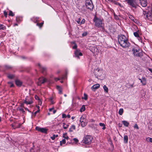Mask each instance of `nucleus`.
<instances>
[{
  "instance_id": "51",
  "label": "nucleus",
  "mask_w": 152,
  "mask_h": 152,
  "mask_svg": "<svg viewBox=\"0 0 152 152\" xmlns=\"http://www.w3.org/2000/svg\"><path fill=\"white\" fill-rule=\"evenodd\" d=\"M73 140L76 143L77 142H78V140L76 138H74L73 139Z\"/></svg>"
},
{
  "instance_id": "39",
  "label": "nucleus",
  "mask_w": 152,
  "mask_h": 152,
  "mask_svg": "<svg viewBox=\"0 0 152 152\" xmlns=\"http://www.w3.org/2000/svg\"><path fill=\"white\" fill-rule=\"evenodd\" d=\"M129 18L132 20H134V18L132 15H129Z\"/></svg>"
},
{
  "instance_id": "32",
  "label": "nucleus",
  "mask_w": 152,
  "mask_h": 152,
  "mask_svg": "<svg viewBox=\"0 0 152 152\" xmlns=\"http://www.w3.org/2000/svg\"><path fill=\"white\" fill-rule=\"evenodd\" d=\"M66 143V140L65 139H63L62 141H60V145L61 146L63 144H65Z\"/></svg>"
},
{
  "instance_id": "59",
  "label": "nucleus",
  "mask_w": 152,
  "mask_h": 152,
  "mask_svg": "<svg viewBox=\"0 0 152 152\" xmlns=\"http://www.w3.org/2000/svg\"><path fill=\"white\" fill-rule=\"evenodd\" d=\"M148 70H149V71L151 72L152 73V69L151 68H149Z\"/></svg>"
},
{
  "instance_id": "31",
  "label": "nucleus",
  "mask_w": 152,
  "mask_h": 152,
  "mask_svg": "<svg viewBox=\"0 0 152 152\" xmlns=\"http://www.w3.org/2000/svg\"><path fill=\"white\" fill-rule=\"evenodd\" d=\"M65 125H66L65 123H63V127L64 129H66L69 126V125H68V124H67L66 125V126H65Z\"/></svg>"
},
{
  "instance_id": "64",
  "label": "nucleus",
  "mask_w": 152,
  "mask_h": 152,
  "mask_svg": "<svg viewBox=\"0 0 152 152\" xmlns=\"http://www.w3.org/2000/svg\"><path fill=\"white\" fill-rule=\"evenodd\" d=\"M72 44H73L75 45V44H76L75 42V41L72 42H71Z\"/></svg>"
},
{
  "instance_id": "54",
  "label": "nucleus",
  "mask_w": 152,
  "mask_h": 152,
  "mask_svg": "<svg viewBox=\"0 0 152 152\" xmlns=\"http://www.w3.org/2000/svg\"><path fill=\"white\" fill-rule=\"evenodd\" d=\"M52 99H53L52 98H51L50 99V100H51V101H50V102H51V104H54V102H53V100H52Z\"/></svg>"
},
{
  "instance_id": "6",
  "label": "nucleus",
  "mask_w": 152,
  "mask_h": 152,
  "mask_svg": "<svg viewBox=\"0 0 152 152\" xmlns=\"http://www.w3.org/2000/svg\"><path fill=\"white\" fill-rule=\"evenodd\" d=\"M86 8L91 10H93L94 7L91 0H86Z\"/></svg>"
},
{
  "instance_id": "60",
  "label": "nucleus",
  "mask_w": 152,
  "mask_h": 152,
  "mask_svg": "<svg viewBox=\"0 0 152 152\" xmlns=\"http://www.w3.org/2000/svg\"><path fill=\"white\" fill-rule=\"evenodd\" d=\"M35 99H39V97L37 96H35Z\"/></svg>"
},
{
  "instance_id": "4",
  "label": "nucleus",
  "mask_w": 152,
  "mask_h": 152,
  "mask_svg": "<svg viewBox=\"0 0 152 152\" xmlns=\"http://www.w3.org/2000/svg\"><path fill=\"white\" fill-rule=\"evenodd\" d=\"M132 51L133 52V54L134 56L140 57H141L143 56L142 52L139 49H136L133 48L132 49Z\"/></svg>"
},
{
  "instance_id": "46",
  "label": "nucleus",
  "mask_w": 152,
  "mask_h": 152,
  "mask_svg": "<svg viewBox=\"0 0 152 152\" xmlns=\"http://www.w3.org/2000/svg\"><path fill=\"white\" fill-rule=\"evenodd\" d=\"M134 128L137 129H139L138 126L137 124H135L134 126Z\"/></svg>"
},
{
  "instance_id": "7",
  "label": "nucleus",
  "mask_w": 152,
  "mask_h": 152,
  "mask_svg": "<svg viewBox=\"0 0 152 152\" xmlns=\"http://www.w3.org/2000/svg\"><path fill=\"white\" fill-rule=\"evenodd\" d=\"M128 4L131 8L136 9L138 5L134 2V0H126Z\"/></svg>"
},
{
  "instance_id": "13",
  "label": "nucleus",
  "mask_w": 152,
  "mask_h": 152,
  "mask_svg": "<svg viewBox=\"0 0 152 152\" xmlns=\"http://www.w3.org/2000/svg\"><path fill=\"white\" fill-rule=\"evenodd\" d=\"M15 83L16 85L20 87L22 84V82L18 79H16L15 81Z\"/></svg>"
},
{
  "instance_id": "57",
  "label": "nucleus",
  "mask_w": 152,
  "mask_h": 152,
  "mask_svg": "<svg viewBox=\"0 0 152 152\" xmlns=\"http://www.w3.org/2000/svg\"><path fill=\"white\" fill-rule=\"evenodd\" d=\"M20 126H21V124H20L18 125L16 127V128H19V127H20Z\"/></svg>"
},
{
  "instance_id": "26",
  "label": "nucleus",
  "mask_w": 152,
  "mask_h": 152,
  "mask_svg": "<svg viewBox=\"0 0 152 152\" xmlns=\"http://www.w3.org/2000/svg\"><path fill=\"white\" fill-rule=\"evenodd\" d=\"M103 88L104 91L106 93H108V89L107 87L105 85H104L103 87Z\"/></svg>"
},
{
  "instance_id": "23",
  "label": "nucleus",
  "mask_w": 152,
  "mask_h": 152,
  "mask_svg": "<svg viewBox=\"0 0 152 152\" xmlns=\"http://www.w3.org/2000/svg\"><path fill=\"white\" fill-rule=\"evenodd\" d=\"M122 122L124 125L125 126L128 127L129 125V123L126 121H123Z\"/></svg>"
},
{
  "instance_id": "2",
  "label": "nucleus",
  "mask_w": 152,
  "mask_h": 152,
  "mask_svg": "<svg viewBox=\"0 0 152 152\" xmlns=\"http://www.w3.org/2000/svg\"><path fill=\"white\" fill-rule=\"evenodd\" d=\"M93 21L96 27L101 28L102 29L104 28V23H103L102 19L95 16L93 19Z\"/></svg>"
},
{
  "instance_id": "17",
  "label": "nucleus",
  "mask_w": 152,
  "mask_h": 152,
  "mask_svg": "<svg viewBox=\"0 0 152 152\" xmlns=\"http://www.w3.org/2000/svg\"><path fill=\"white\" fill-rule=\"evenodd\" d=\"M56 88L58 91V94H62V87L59 86H57Z\"/></svg>"
},
{
  "instance_id": "50",
  "label": "nucleus",
  "mask_w": 152,
  "mask_h": 152,
  "mask_svg": "<svg viewBox=\"0 0 152 152\" xmlns=\"http://www.w3.org/2000/svg\"><path fill=\"white\" fill-rule=\"evenodd\" d=\"M54 80H55L56 81H57L58 80H60V78H57V77H55L54 78Z\"/></svg>"
},
{
  "instance_id": "37",
  "label": "nucleus",
  "mask_w": 152,
  "mask_h": 152,
  "mask_svg": "<svg viewBox=\"0 0 152 152\" xmlns=\"http://www.w3.org/2000/svg\"><path fill=\"white\" fill-rule=\"evenodd\" d=\"M63 137L65 139H66V140H68L69 138V137L66 135V133L64 134L63 136Z\"/></svg>"
},
{
  "instance_id": "53",
  "label": "nucleus",
  "mask_w": 152,
  "mask_h": 152,
  "mask_svg": "<svg viewBox=\"0 0 152 152\" xmlns=\"http://www.w3.org/2000/svg\"><path fill=\"white\" fill-rule=\"evenodd\" d=\"M24 103L23 102V103H22V104H21L20 106V107H24Z\"/></svg>"
},
{
  "instance_id": "5",
  "label": "nucleus",
  "mask_w": 152,
  "mask_h": 152,
  "mask_svg": "<svg viewBox=\"0 0 152 152\" xmlns=\"http://www.w3.org/2000/svg\"><path fill=\"white\" fill-rule=\"evenodd\" d=\"M102 72V70L98 68L96 69H94V73L96 78L99 79L100 77L103 74Z\"/></svg>"
},
{
  "instance_id": "9",
  "label": "nucleus",
  "mask_w": 152,
  "mask_h": 152,
  "mask_svg": "<svg viewBox=\"0 0 152 152\" xmlns=\"http://www.w3.org/2000/svg\"><path fill=\"white\" fill-rule=\"evenodd\" d=\"M23 103L27 104H31L33 103L32 99L31 97L27 96L24 100Z\"/></svg>"
},
{
  "instance_id": "15",
  "label": "nucleus",
  "mask_w": 152,
  "mask_h": 152,
  "mask_svg": "<svg viewBox=\"0 0 152 152\" xmlns=\"http://www.w3.org/2000/svg\"><path fill=\"white\" fill-rule=\"evenodd\" d=\"M141 5L143 7H145L147 5V0H145L140 2Z\"/></svg>"
},
{
  "instance_id": "22",
  "label": "nucleus",
  "mask_w": 152,
  "mask_h": 152,
  "mask_svg": "<svg viewBox=\"0 0 152 152\" xmlns=\"http://www.w3.org/2000/svg\"><path fill=\"white\" fill-rule=\"evenodd\" d=\"M7 77L10 79H13L15 77V75L13 74H8L7 75Z\"/></svg>"
},
{
  "instance_id": "14",
  "label": "nucleus",
  "mask_w": 152,
  "mask_h": 152,
  "mask_svg": "<svg viewBox=\"0 0 152 152\" xmlns=\"http://www.w3.org/2000/svg\"><path fill=\"white\" fill-rule=\"evenodd\" d=\"M100 87V85L99 84H97L93 85L91 88V89L94 91H95L96 89Z\"/></svg>"
},
{
  "instance_id": "34",
  "label": "nucleus",
  "mask_w": 152,
  "mask_h": 152,
  "mask_svg": "<svg viewBox=\"0 0 152 152\" xmlns=\"http://www.w3.org/2000/svg\"><path fill=\"white\" fill-rule=\"evenodd\" d=\"M8 15L10 16H14L15 14L12 11L10 10Z\"/></svg>"
},
{
  "instance_id": "49",
  "label": "nucleus",
  "mask_w": 152,
  "mask_h": 152,
  "mask_svg": "<svg viewBox=\"0 0 152 152\" xmlns=\"http://www.w3.org/2000/svg\"><path fill=\"white\" fill-rule=\"evenodd\" d=\"M66 115L65 114L63 113L62 115V118H66Z\"/></svg>"
},
{
  "instance_id": "25",
  "label": "nucleus",
  "mask_w": 152,
  "mask_h": 152,
  "mask_svg": "<svg viewBox=\"0 0 152 152\" xmlns=\"http://www.w3.org/2000/svg\"><path fill=\"white\" fill-rule=\"evenodd\" d=\"M6 29V27L3 25L0 24V30H5Z\"/></svg>"
},
{
  "instance_id": "35",
  "label": "nucleus",
  "mask_w": 152,
  "mask_h": 152,
  "mask_svg": "<svg viewBox=\"0 0 152 152\" xmlns=\"http://www.w3.org/2000/svg\"><path fill=\"white\" fill-rule=\"evenodd\" d=\"M7 83L10 85V87H12L14 86V84L12 82H8Z\"/></svg>"
},
{
  "instance_id": "3",
  "label": "nucleus",
  "mask_w": 152,
  "mask_h": 152,
  "mask_svg": "<svg viewBox=\"0 0 152 152\" xmlns=\"http://www.w3.org/2000/svg\"><path fill=\"white\" fill-rule=\"evenodd\" d=\"M93 137L91 135H87L86 136L83 140V142L85 144L89 145L93 140Z\"/></svg>"
},
{
  "instance_id": "28",
  "label": "nucleus",
  "mask_w": 152,
  "mask_h": 152,
  "mask_svg": "<svg viewBox=\"0 0 152 152\" xmlns=\"http://www.w3.org/2000/svg\"><path fill=\"white\" fill-rule=\"evenodd\" d=\"M99 125L100 126L103 127L102 128V129L104 130L106 129L105 125L104 123H100L99 124Z\"/></svg>"
},
{
  "instance_id": "27",
  "label": "nucleus",
  "mask_w": 152,
  "mask_h": 152,
  "mask_svg": "<svg viewBox=\"0 0 152 152\" xmlns=\"http://www.w3.org/2000/svg\"><path fill=\"white\" fill-rule=\"evenodd\" d=\"M86 110V107L84 105H83L82 107L80 108V111L82 112Z\"/></svg>"
},
{
  "instance_id": "48",
  "label": "nucleus",
  "mask_w": 152,
  "mask_h": 152,
  "mask_svg": "<svg viewBox=\"0 0 152 152\" xmlns=\"http://www.w3.org/2000/svg\"><path fill=\"white\" fill-rule=\"evenodd\" d=\"M50 138L52 140H54L55 139V134L53 135V136L50 137Z\"/></svg>"
},
{
  "instance_id": "61",
  "label": "nucleus",
  "mask_w": 152,
  "mask_h": 152,
  "mask_svg": "<svg viewBox=\"0 0 152 152\" xmlns=\"http://www.w3.org/2000/svg\"><path fill=\"white\" fill-rule=\"evenodd\" d=\"M24 108L26 110L28 111L29 112V110L27 108L24 107Z\"/></svg>"
},
{
  "instance_id": "38",
  "label": "nucleus",
  "mask_w": 152,
  "mask_h": 152,
  "mask_svg": "<svg viewBox=\"0 0 152 152\" xmlns=\"http://www.w3.org/2000/svg\"><path fill=\"white\" fill-rule=\"evenodd\" d=\"M81 19L80 18H79L78 19H77L76 21V22L79 24L80 25V21Z\"/></svg>"
},
{
  "instance_id": "63",
  "label": "nucleus",
  "mask_w": 152,
  "mask_h": 152,
  "mask_svg": "<svg viewBox=\"0 0 152 152\" xmlns=\"http://www.w3.org/2000/svg\"><path fill=\"white\" fill-rule=\"evenodd\" d=\"M19 18L18 17H17L16 18V20L17 21H18V20H19Z\"/></svg>"
},
{
  "instance_id": "45",
  "label": "nucleus",
  "mask_w": 152,
  "mask_h": 152,
  "mask_svg": "<svg viewBox=\"0 0 152 152\" xmlns=\"http://www.w3.org/2000/svg\"><path fill=\"white\" fill-rule=\"evenodd\" d=\"M77 47V46L76 44H75L72 47L73 49H76Z\"/></svg>"
},
{
  "instance_id": "1",
  "label": "nucleus",
  "mask_w": 152,
  "mask_h": 152,
  "mask_svg": "<svg viewBox=\"0 0 152 152\" xmlns=\"http://www.w3.org/2000/svg\"><path fill=\"white\" fill-rule=\"evenodd\" d=\"M118 42L120 46L123 48H127L130 45V43L128 41V39L125 36L121 35L118 37Z\"/></svg>"
},
{
  "instance_id": "33",
  "label": "nucleus",
  "mask_w": 152,
  "mask_h": 152,
  "mask_svg": "<svg viewBox=\"0 0 152 152\" xmlns=\"http://www.w3.org/2000/svg\"><path fill=\"white\" fill-rule=\"evenodd\" d=\"M134 35L135 37H139L140 38L139 34L137 32H134Z\"/></svg>"
},
{
  "instance_id": "44",
  "label": "nucleus",
  "mask_w": 152,
  "mask_h": 152,
  "mask_svg": "<svg viewBox=\"0 0 152 152\" xmlns=\"http://www.w3.org/2000/svg\"><path fill=\"white\" fill-rule=\"evenodd\" d=\"M38 19V18H37L33 17L31 18V20L33 21H34V20H36V21H37V20Z\"/></svg>"
},
{
  "instance_id": "8",
  "label": "nucleus",
  "mask_w": 152,
  "mask_h": 152,
  "mask_svg": "<svg viewBox=\"0 0 152 152\" xmlns=\"http://www.w3.org/2000/svg\"><path fill=\"white\" fill-rule=\"evenodd\" d=\"M144 16L146 17L148 20H152V9L149 11L148 12L144 14Z\"/></svg>"
},
{
  "instance_id": "18",
  "label": "nucleus",
  "mask_w": 152,
  "mask_h": 152,
  "mask_svg": "<svg viewBox=\"0 0 152 152\" xmlns=\"http://www.w3.org/2000/svg\"><path fill=\"white\" fill-rule=\"evenodd\" d=\"M142 80H141V83H142V85L145 86L146 84V79L144 77L142 78Z\"/></svg>"
},
{
  "instance_id": "11",
  "label": "nucleus",
  "mask_w": 152,
  "mask_h": 152,
  "mask_svg": "<svg viewBox=\"0 0 152 152\" xmlns=\"http://www.w3.org/2000/svg\"><path fill=\"white\" fill-rule=\"evenodd\" d=\"M47 80V79L43 77H41L38 79V81L37 82L38 85L40 86L42 84L45 83Z\"/></svg>"
},
{
  "instance_id": "16",
  "label": "nucleus",
  "mask_w": 152,
  "mask_h": 152,
  "mask_svg": "<svg viewBox=\"0 0 152 152\" xmlns=\"http://www.w3.org/2000/svg\"><path fill=\"white\" fill-rule=\"evenodd\" d=\"M38 65L39 66L40 70L41 71L42 73H44L45 72H46V68L41 66V65L39 64Z\"/></svg>"
},
{
  "instance_id": "55",
  "label": "nucleus",
  "mask_w": 152,
  "mask_h": 152,
  "mask_svg": "<svg viewBox=\"0 0 152 152\" xmlns=\"http://www.w3.org/2000/svg\"><path fill=\"white\" fill-rule=\"evenodd\" d=\"M54 109V108L53 107L51 108H50L49 109V111L50 112L53 109Z\"/></svg>"
},
{
  "instance_id": "21",
  "label": "nucleus",
  "mask_w": 152,
  "mask_h": 152,
  "mask_svg": "<svg viewBox=\"0 0 152 152\" xmlns=\"http://www.w3.org/2000/svg\"><path fill=\"white\" fill-rule=\"evenodd\" d=\"M124 142L125 143H127L128 142V137L127 135H125L124 138Z\"/></svg>"
},
{
  "instance_id": "10",
  "label": "nucleus",
  "mask_w": 152,
  "mask_h": 152,
  "mask_svg": "<svg viewBox=\"0 0 152 152\" xmlns=\"http://www.w3.org/2000/svg\"><path fill=\"white\" fill-rule=\"evenodd\" d=\"M36 130L42 133H47L48 130L45 128H42L38 126H36L35 128Z\"/></svg>"
},
{
  "instance_id": "12",
  "label": "nucleus",
  "mask_w": 152,
  "mask_h": 152,
  "mask_svg": "<svg viewBox=\"0 0 152 152\" xmlns=\"http://www.w3.org/2000/svg\"><path fill=\"white\" fill-rule=\"evenodd\" d=\"M74 53L75 55V57L79 58V56H83L82 53L80 52V50L78 49H76Z\"/></svg>"
},
{
  "instance_id": "43",
  "label": "nucleus",
  "mask_w": 152,
  "mask_h": 152,
  "mask_svg": "<svg viewBox=\"0 0 152 152\" xmlns=\"http://www.w3.org/2000/svg\"><path fill=\"white\" fill-rule=\"evenodd\" d=\"M4 16L6 18L7 17V13L5 11H4Z\"/></svg>"
},
{
  "instance_id": "30",
  "label": "nucleus",
  "mask_w": 152,
  "mask_h": 152,
  "mask_svg": "<svg viewBox=\"0 0 152 152\" xmlns=\"http://www.w3.org/2000/svg\"><path fill=\"white\" fill-rule=\"evenodd\" d=\"M124 110L122 108H121L119 109V111H118V113L119 114L121 115L123 114V113Z\"/></svg>"
},
{
  "instance_id": "52",
  "label": "nucleus",
  "mask_w": 152,
  "mask_h": 152,
  "mask_svg": "<svg viewBox=\"0 0 152 152\" xmlns=\"http://www.w3.org/2000/svg\"><path fill=\"white\" fill-rule=\"evenodd\" d=\"M39 111V110H37V111H36L34 113V115L35 116L36 115V114L38 113Z\"/></svg>"
},
{
  "instance_id": "47",
  "label": "nucleus",
  "mask_w": 152,
  "mask_h": 152,
  "mask_svg": "<svg viewBox=\"0 0 152 152\" xmlns=\"http://www.w3.org/2000/svg\"><path fill=\"white\" fill-rule=\"evenodd\" d=\"M19 110L21 112H22L23 110H24L23 107H19L18 108Z\"/></svg>"
},
{
  "instance_id": "62",
  "label": "nucleus",
  "mask_w": 152,
  "mask_h": 152,
  "mask_svg": "<svg viewBox=\"0 0 152 152\" xmlns=\"http://www.w3.org/2000/svg\"><path fill=\"white\" fill-rule=\"evenodd\" d=\"M56 110H54L53 111V114H55L56 112Z\"/></svg>"
},
{
  "instance_id": "58",
  "label": "nucleus",
  "mask_w": 152,
  "mask_h": 152,
  "mask_svg": "<svg viewBox=\"0 0 152 152\" xmlns=\"http://www.w3.org/2000/svg\"><path fill=\"white\" fill-rule=\"evenodd\" d=\"M82 120L85 121V118L84 117H83V116H82Z\"/></svg>"
},
{
  "instance_id": "41",
  "label": "nucleus",
  "mask_w": 152,
  "mask_h": 152,
  "mask_svg": "<svg viewBox=\"0 0 152 152\" xmlns=\"http://www.w3.org/2000/svg\"><path fill=\"white\" fill-rule=\"evenodd\" d=\"M85 19H83L82 20L80 21V25L83 24L85 22Z\"/></svg>"
},
{
  "instance_id": "56",
  "label": "nucleus",
  "mask_w": 152,
  "mask_h": 152,
  "mask_svg": "<svg viewBox=\"0 0 152 152\" xmlns=\"http://www.w3.org/2000/svg\"><path fill=\"white\" fill-rule=\"evenodd\" d=\"M70 115L69 114H68L66 115V117H67L68 118H70Z\"/></svg>"
},
{
  "instance_id": "29",
  "label": "nucleus",
  "mask_w": 152,
  "mask_h": 152,
  "mask_svg": "<svg viewBox=\"0 0 152 152\" xmlns=\"http://www.w3.org/2000/svg\"><path fill=\"white\" fill-rule=\"evenodd\" d=\"M83 95L84 97H82V99L86 100L88 99V95L86 93H84Z\"/></svg>"
},
{
  "instance_id": "36",
  "label": "nucleus",
  "mask_w": 152,
  "mask_h": 152,
  "mask_svg": "<svg viewBox=\"0 0 152 152\" xmlns=\"http://www.w3.org/2000/svg\"><path fill=\"white\" fill-rule=\"evenodd\" d=\"M43 22H42L40 23H37V26H39V27L40 28L43 25Z\"/></svg>"
},
{
  "instance_id": "24",
  "label": "nucleus",
  "mask_w": 152,
  "mask_h": 152,
  "mask_svg": "<svg viewBox=\"0 0 152 152\" xmlns=\"http://www.w3.org/2000/svg\"><path fill=\"white\" fill-rule=\"evenodd\" d=\"M75 126L74 125H72V126L71 127L69 128V132H72L73 131V130H75Z\"/></svg>"
},
{
  "instance_id": "42",
  "label": "nucleus",
  "mask_w": 152,
  "mask_h": 152,
  "mask_svg": "<svg viewBox=\"0 0 152 152\" xmlns=\"http://www.w3.org/2000/svg\"><path fill=\"white\" fill-rule=\"evenodd\" d=\"M88 34V33L87 32H85L83 33L82 34V36L83 37H84L86 36Z\"/></svg>"
},
{
  "instance_id": "20",
  "label": "nucleus",
  "mask_w": 152,
  "mask_h": 152,
  "mask_svg": "<svg viewBox=\"0 0 152 152\" xmlns=\"http://www.w3.org/2000/svg\"><path fill=\"white\" fill-rule=\"evenodd\" d=\"M82 117H81L80 118V121L81 123V126L83 127H84L86 126L87 124L84 122L85 121L82 120Z\"/></svg>"
},
{
  "instance_id": "40",
  "label": "nucleus",
  "mask_w": 152,
  "mask_h": 152,
  "mask_svg": "<svg viewBox=\"0 0 152 152\" xmlns=\"http://www.w3.org/2000/svg\"><path fill=\"white\" fill-rule=\"evenodd\" d=\"M147 140L148 142H152V138L148 137L147 139Z\"/></svg>"
},
{
  "instance_id": "19",
  "label": "nucleus",
  "mask_w": 152,
  "mask_h": 152,
  "mask_svg": "<svg viewBox=\"0 0 152 152\" xmlns=\"http://www.w3.org/2000/svg\"><path fill=\"white\" fill-rule=\"evenodd\" d=\"M12 68L13 67L12 66L9 65H5L4 66V69L5 70L10 69Z\"/></svg>"
}]
</instances>
